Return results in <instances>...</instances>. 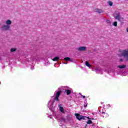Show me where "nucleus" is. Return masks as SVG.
Here are the masks:
<instances>
[{
  "instance_id": "1",
  "label": "nucleus",
  "mask_w": 128,
  "mask_h": 128,
  "mask_svg": "<svg viewBox=\"0 0 128 128\" xmlns=\"http://www.w3.org/2000/svg\"><path fill=\"white\" fill-rule=\"evenodd\" d=\"M58 90L56 91L54 93V94H56L55 96H60L62 92H64L65 94H66L67 96H70V94H72V90H70V89H63L58 88Z\"/></svg>"
},
{
  "instance_id": "2",
  "label": "nucleus",
  "mask_w": 128,
  "mask_h": 128,
  "mask_svg": "<svg viewBox=\"0 0 128 128\" xmlns=\"http://www.w3.org/2000/svg\"><path fill=\"white\" fill-rule=\"evenodd\" d=\"M122 56L126 58V62H128V48H126L123 50V52L122 53Z\"/></svg>"
},
{
  "instance_id": "3",
  "label": "nucleus",
  "mask_w": 128,
  "mask_h": 128,
  "mask_svg": "<svg viewBox=\"0 0 128 128\" xmlns=\"http://www.w3.org/2000/svg\"><path fill=\"white\" fill-rule=\"evenodd\" d=\"M115 19L118 20L122 22V24H124V18L120 16V12L116 14Z\"/></svg>"
},
{
  "instance_id": "4",
  "label": "nucleus",
  "mask_w": 128,
  "mask_h": 128,
  "mask_svg": "<svg viewBox=\"0 0 128 128\" xmlns=\"http://www.w3.org/2000/svg\"><path fill=\"white\" fill-rule=\"evenodd\" d=\"M75 116H76V118H77L78 120H86V116H82L80 114H75Z\"/></svg>"
},
{
  "instance_id": "5",
  "label": "nucleus",
  "mask_w": 128,
  "mask_h": 128,
  "mask_svg": "<svg viewBox=\"0 0 128 128\" xmlns=\"http://www.w3.org/2000/svg\"><path fill=\"white\" fill-rule=\"evenodd\" d=\"M10 26H8L7 25H4L1 27V30L3 32H6L7 30H10Z\"/></svg>"
},
{
  "instance_id": "6",
  "label": "nucleus",
  "mask_w": 128,
  "mask_h": 128,
  "mask_svg": "<svg viewBox=\"0 0 128 128\" xmlns=\"http://www.w3.org/2000/svg\"><path fill=\"white\" fill-rule=\"evenodd\" d=\"M77 50L78 52H86V46H80L77 48Z\"/></svg>"
},
{
  "instance_id": "7",
  "label": "nucleus",
  "mask_w": 128,
  "mask_h": 128,
  "mask_svg": "<svg viewBox=\"0 0 128 128\" xmlns=\"http://www.w3.org/2000/svg\"><path fill=\"white\" fill-rule=\"evenodd\" d=\"M101 116L105 118H108V113H106L104 112H102L101 114Z\"/></svg>"
},
{
  "instance_id": "8",
  "label": "nucleus",
  "mask_w": 128,
  "mask_h": 128,
  "mask_svg": "<svg viewBox=\"0 0 128 128\" xmlns=\"http://www.w3.org/2000/svg\"><path fill=\"white\" fill-rule=\"evenodd\" d=\"M95 12H98V14H102V12H104L102 10L98 8H96L94 10Z\"/></svg>"
},
{
  "instance_id": "9",
  "label": "nucleus",
  "mask_w": 128,
  "mask_h": 128,
  "mask_svg": "<svg viewBox=\"0 0 128 128\" xmlns=\"http://www.w3.org/2000/svg\"><path fill=\"white\" fill-rule=\"evenodd\" d=\"M6 26H10V24H12V21L10 20H8L6 21Z\"/></svg>"
},
{
  "instance_id": "10",
  "label": "nucleus",
  "mask_w": 128,
  "mask_h": 128,
  "mask_svg": "<svg viewBox=\"0 0 128 128\" xmlns=\"http://www.w3.org/2000/svg\"><path fill=\"white\" fill-rule=\"evenodd\" d=\"M60 110L61 112H64V107H62V105H59Z\"/></svg>"
},
{
  "instance_id": "11",
  "label": "nucleus",
  "mask_w": 128,
  "mask_h": 128,
  "mask_svg": "<svg viewBox=\"0 0 128 128\" xmlns=\"http://www.w3.org/2000/svg\"><path fill=\"white\" fill-rule=\"evenodd\" d=\"M96 72H102V69L100 67H97L96 68Z\"/></svg>"
},
{
  "instance_id": "12",
  "label": "nucleus",
  "mask_w": 128,
  "mask_h": 128,
  "mask_svg": "<svg viewBox=\"0 0 128 128\" xmlns=\"http://www.w3.org/2000/svg\"><path fill=\"white\" fill-rule=\"evenodd\" d=\"M118 68H126V65H120L118 66Z\"/></svg>"
},
{
  "instance_id": "13",
  "label": "nucleus",
  "mask_w": 128,
  "mask_h": 128,
  "mask_svg": "<svg viewBox=\"0 0 128 128\" xmlns=\"http://www.w3.org/2000/svg\"><path fill=\"white\" fill-rule=\"evenodd\" d=\"M64 60H66V62H72V60L70 58L68 57L65 58Z\"/></svg>"
},
{
  "instance_id": "14",
  "label": "nucleus",
  "mask_w": 128,
  "mask_h": 128,
  "mask_svg": "<svg viewBox=\"0 0 128 128\" xmlns=\"http://www.w3.org/2000/svg\"><path fill=\"white\" fill-rule=\"evenodd\" d=\"M86 66L88 68H92V65L90 64L88 61L86 62Z\"/></svg>"
},
{
  "instance_id": "15",
  "label": "nucleus",
  "mask_w": 128,
  "mask_h": 128,
  "mask_svg": "<svg viewBox=\"0 0 128 128\" xmlns=\"http://www.w3.org/2000/svg\"><path fill=\"white\" fill-rule=\"evenodd\" d=\"M60 60V58L58 56H56L52 59V60L54 62H56V60Z\"/></svg>"
},
{
  "instance_id": "16",
  "label": "nucleus",
  "mask_w": 128,
  "mask_h": 128,
  "mask_svg": "<svg viewBox=\"0 0 128 128\" xmlns=\"http://www.w3.org/2000/svg\"><path fill=\"white\" fill-rule=\"evenodd\" d=\"M16 50V48H12L10 49L11 52H14Z\"/></svg>"
},
{
  "instance_id": "17",
  "label": "nucleus",
  "mask_w": 128,
  "mask_h": 128,
  "mask_svg": "<svg viewBox=\"0 0 128 128\" xmlns=\"http://www.w3.org/2000/svg\"><path fill=\"white\" fill-rule=\"evenodd\" d=\"M92 124V120H88V121L87 122V124Z\"/></svg>"
},
{
  "instance_id": "18",
  "label": "nucleus",
  "mask_w": 128,
  "mask_h": 128,
  "mask_svg": "<svg viewBox=\"0 0 128 128\" xmlns=\"http://www.w3.org/2000/svg\"><path fill=\"white\" fill-rule=\"evenodd\" d=\"M113 26H118V22H114L113 23Z\"/></svg>"
},
{
  "instance_id": "19",
  "label": "nucleus",
  "mask_w": 128,
  "mask_h": 128,
  "mask_svg": "<svg viewBox=\"0 0 128 128\" xmlns=\"http://www.w3.org/2000/svg\"><path fill=\"white\" fill-rule=\"evenodd\" d=\"M108 4L109 6H112V2L110 1L108 2Z\"/></svg>"
},
{
  "instance_id": "20",
  "label": "nucleus",
  "mask_w": 128,
  "mask_h": 128,
  "mask_svg": "<svg viewBox=\"0 0 128 128\" xmlns=\"http://www.w3.org/2000/svg\"><path fill=\"white\" fill-rule=\"evenodd\" d=\"M106 22L107 24H112V22H110V20H107Z\"/></svg>"
},
{
  "instance_id": "21",
  "label": "nucleus",
  "mask_w": 128,
  "mask_h": 128,
  "mask_svg": "<svg viewBox=\"0 0 128 128\" xmlns=\"http://www.w3.org/2000/svg\"><path fill=\"white\" fill-rule=\"evenodd\" d=\"M55 100H56L57 102H60V99H58V96H56L55 98Z\"/></svg>"
},
{
  "instance_id": "22",
  "label": "nucleus",
  "mask_w": 128,
  "mask_h": 128,
  "mask_svg": "<svg viewBox=\"0 0 128 128\" xmlns=\"http://www.w3.org/2000/svg\"><path fill=\"white\" fill-rule=\"evenodd\" d=\"M78 94H79L80 96H84L82 95V94H80V93H78Z\"/></svg>"
},
{
  "instance_id": "23",
  "label": "nucleus",
  "mask_w": 128,
  "mask_h": 128,
  "mask_svg": "<svg viewBox=\"0 0 128 128\" xmlns=\"http://www.w3.org/2000/svg\"><path fill=\"white\" fill-rule=\"evenodd\" d=\"M120 62H124V59H122V58L120 59Z\"/></svg>"
},
{
  "instance_id": "24",
  "label": "nucleus",
  "mask_w": 128,
  "mask_h": 128,
  "mask_svg": "<svg viewBox=\"0 0 128 128\" xmlns=\"http://www.w3.org/2000/svg\"><path fill=\"white\" fill-rule=\"evenodd\" d=\"M84 108H86L88 106V104H86V105H84Z\"/></svg>"
},
{
  "instance_id": "25",
  "label": "nucleus",
  "mask_w": 128,
  "mask_h": 128,
  "mask_svg": "<svg viewBox=\"0 0 128 128\" xmlns=\"http://www.w3.org/2000/svg\"><path fill=\"white\" fill-rule=\"evenodd\" d=\"M86 118H88V120H90V117H86Z\"/></svg>"
},
{
  "instance_id": "26",
  "label": "nucleus",
  "mask_w": 128,
  "mask_h": 128,
  "mask_svg": "<svg viewBox=\"0 0 128 128\" xmlns=\"http://www.w3.org/2000/svg\"><path fill=\"white\" fill-rule=\"evenodd\" d=\"M126 32H128V28H126Z\"/></svg>"
},
{
  "instance_id": "27",
  "label": "nucleus",
  "mask_w": 128,
  "mask_h": 128,
  "mask_svg": "<svg viewBox=\"0 0 128 128\" xmlns=\"http://www.w3.org/2000/svg\"><path fill=\"white\" fill-rule=\"evenodd\" d=\"M65 64H67L68 62L64 63Z\"/></svg>"
},
{
  "instance_id": "28",
  "label": "nucleus",
  "mask_w": 128,
  "mask_h": 128,
  "mask_svg": "<svg viewBox=\"0 0 128 128\" xmlns=\"http://www.w3.org/2000/svg\"><path fill=\"white\" fill-rule=\"evenodd\" d=\"M31 69L34 70V68H32V66H31Z\"/></svg>"
},
{
  "instance_id": "29",
  "label": "nucleus",
  "mask_w": 128,
  "mask_h": 128,
  "mask_svg": "<svg viewBox=\"0 0 128 128\" xmlns=\"http://www.w3.org/2000/svg\"><path fill=\"white\" fill-rule=\"evenodd\" d=\"M75 96H78V94H75Z\"/></svg>"
},
{
  "instance_id": "30",
  "label": "nucleus",
  "mask_w": 128,
  "mask_h": 128,
  "mask_svg": "<svg viewBox=\"0 0 128 128\" xmlns=\"http://www.w3.org/2000/svg\"><path fill=\"white\" fill-rule=\"evenodd\" d=\"M86 98V96H83V98Z\"/></svg>"
},
{
  "instance_id": "31",
  "label": "nucleus",
  "mask_w": 128,
  "mask_h": 128,
  "mask_svg": "<svg viewBox=\"0 0 128 128\" xmlns=\"http://www.w3.org/2000/svg\"><path fill=\"white\" fill-rule=\"evenodd\" d=\"M92 120H94V118H92Z\"/></svg>"
}]
</instances>
